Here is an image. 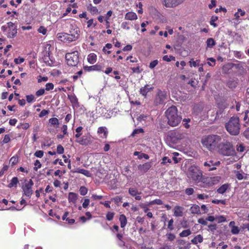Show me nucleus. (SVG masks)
Here are the masks:
<instances>
[{
  "instance_id": "1",
  "label": "nucleus",
  "mask_w": 249,
  "mask_h": 249,
  "mask_svg": "<svg viewBox=\"0 0 249 249\" xmlns=\"http://www.w3.org/2000/svg\"><path fill=\"white\" fill-rule=\"evenodd\" d=\"M80 35L79 28L75 24H71L69 33H59L57 34L58 39L64 43H71L77 40Z\"/></svg>"
},
{
  "instance_id": "2",
  "label": "nucleus",
  "mask_w": 249,
  "mask_h": 249,
  "mask_svg": "<svg viewBox=\"0 0 249 249\" xmlns=\"http://www.w3.org/2000/svg\"><path fill=\"white\" fill-rule=\"evenodd\" d=\"M222 141V136L213 134L204 137L201 140V142L208 150L213 151L217 150Z\"/></svg>"
},
{
  "instance_id": "3",
  "label": "nucleus",
  "mask_w": 249,
  "mask_h": 249,
  "mask_svg": "<svg viewBox=\"0 0 249 249\" xmlns=\"http://www.w3.org/2000/svg\"><path fill=\"white\" fill-rule=\"evenodd\" d=\"M167 119V124L171 126L178 125L182 120V116L178 113L177 107L172 106L165 112Z\"/></svg>"
},
{
  "instance_id": "4",
  "label": "nucleus",
  "mask_w": 249,
  "mask_h": 249,
  "mask_svg": "<svg viewBox=\"0 0 249 249\" xmlns=\"http://www.w3.org/2000/svg\"><path fill=\"white\" fill-rule=\"evenodd\" d=\"M217 150L219 154L224 156H234L235 154L232 143L225 140L221 142Z\"/></svg>"
},
{
  "instance_id": "5",
  "label": "nucleus",
  "mask_w": 249,
  "mask_h": 249,
  "mask_svg": "<svg viewBox=\"0 0 249 249\" xmlns=\"http://www.w3.org/2000/svg\"><path fill=\"white\" fill-rule=\"evenodd\" d=\"M225 127L227 131L231 135L236 136L239 134L240 130V124L239 119L237 117H231Z\"/></svg>"
},
{
  "instance_id": "6",
  "label": "nucleus",
  "mask_w": 249,
  "mask_h": 249,
  "mask_svg": "<svg viewBox=\"0 0 249 249\" xmlns=\"http://www.w3.org/2000/svg\"><path fill=\"white\" fill-rule=\"evenodd\" d=\"M202 172L199 168L195 165L189 167L188 173V178L197 183L200 182L202 177Z\"/></svg>"
},
{
  "instance_id": "7",
  "label": "nucleus",
  "mask_w": 249,
  "mask_h": 249,
  "mask_svg": "<svg viewBox=\"0 0 249 249\" xmlns=\"http://www.w3.org/2000/svg\"><path fill=\"white\" fill-rule=\"evenodd\" d=\"M65 58L69 66H76L79 62V53L77 50L67 53Z\"/></svg>"
},
{
  "instance_id": "8",
  "label": "nucleus",
  "mask_w": 249,
  "mask_h": 249,
  "mask_svg": "<svg viewBox=\"0 0 249 249\" xmlns=\"http://www.w3.org/2000/svg\"><path fill=\"white\" fill-rule=\"evenodd\" d=\"M7 26L3 25L1 27V30L3 32H6V36L9 38H13L15 37L17 34V27L12 22H9Z\"/></svg>"
},
{
  "instance_id": "9",
  "label": "nucleus",
  "mask_w": 249,
  "mask_h": 249,
  "mask_svg": "<svg viewBox=\"0 0 249 249\" xmlns=\"http://www.w3.org/2000/svg\"><path fill=\"white\" fill-rule=\"evenodd\" d=\"M220 161L216 159L207 160L204 163L205 169L208 171H213L216 169V166H219Z\"/></svg>"
},
{
  "instance_id": "10",
  "label": "nucleus",
  "mask_w": 249,
  "mask_h": 249,
  "mask_svg": "<svg viewBox=\"0 0 249 249\" xmlns=\"http://www.w3.org/2000/svg\"><path fill=\"white\" fill-rule=\"evenodd\" d=\"M33 185L34 182L33 180L30 179L28 183H25V184L22 187L23 195L30 198L33 194L32 187Z\"/></svg>"
},
{
  "instance_id": "11",
  "label": "nucleus",
  "mask_w": 249,
  "mask_h": 249,
  "mask_svg": "<svg viewBox=\"0 0 249 249\" xmlns=\"http://www.w3.org/2000/svg\"><path fill=\"white\" fill-rule=\"evenodd\" d=\"M185 0H162V5L166 8H175Z\"/></svg>"
},
{
  "instance_id": "12",
  "label": "nucleus",
  "mask_w": 249,
  "mask_h": 249,
  "mask_svg": "<svg viewBox=\"0 0 249 249\" xmlns=\"http://www.w3.org/2000/svg\"><path fill=\"white\" fill-rule=\"evenodd\" d=\"M214 178L202 177L200 182L201 183V186L204 188L209 187L215 184Z\"/></svg>"
},
{
  "instance_id": "13",
  "label": "nucleus",
  "mask_w": 249,
  "mask_h": 249,
  "mask_svg": "<svg viewBox=\"0 0 249 249\" xmlns=\"http://www.w3.org/2000/svg\"><path fill=\"white\" fill-rule=\"evenodd\" d=\"M167 97L166 91L159 90L156 95L155 101L157 104H162L167 99Z\"/></svg>"
},
{
  "instance_id": "14",
  "label": "nucleus",
  "mask_w": 249,
  "mask_h": 249,
  "mask_svg": "<svg viewBox=\"0 0 249 249\" xmlns=\"http://www.w3.org/2000/svg\"><path fill=\"white\" fill-rule=\"evenodd\" d=\"M84 70L86 71H103V67L101 65L96 64L95 65L91 66H84Z\"/></svg>"
},
{
  "instance_id": "15",
  "label": "nucleus",
  "mask_w": 249,
  "mask_h": 249,
  "mask_svg": "<svg viewBox=\"0 0 249 249\" xmlns=\"http://www.w3.org/2000/svg\"><path fill=\"white\" fill-rule=\"evenodd\" d=\"M170 137L176 140H181L185 137V134L178 130H175L170 133Z\"/></svg>"
},
{
  "instance_id": "16",
  "label": "nucleus",
  "mask_w": 249,
  "mask_h": 249,
  "mask_svg": "<svg viewBox=\"0 0 249 249\" xmlns=\"http://www.w3.org/2000/svg\"><path fill=\"white\" fill-rule=\"evenodd\" d=\"M129 194L132 196H135V199L140 200L142 199V197L139 196L141 194V192H139L137 189L135 188H130L128 190Z\"/></svg>"
},
{
  "instance_id": "17",
  "label": "nucleus",
  "mask_w": 249,
  "mask_h": 249,
  "mask_svg": "<svg viewBox=\"0 0 249 249\" xmlns=\"http://www.w3.org/2000/svg\"><path fill=\"white\" fill-rule=\"evenodd\" d=\"M97 133L100 135V138L106 139L108 135L107 128L105 126H101L98 128Z\"/></svg>"
},
{
  "instance_id": "18",
  "label": "nucleus",
  "mask_w": 249,
  "mask_h": 249,
  "mask_svg": "<svg viewBox=\"0 0 249 249\" xmlns=\"http://www.w3.org/2000/svg\"><path fill=\"white\" fill-rule=\"evenodd\" d=\"M174 210V215L175 216L181 217L183 215V207L177 205L175 206Z\"/></svg>"
},
{
  "instance_id": "19",
  "label": "nucleus",
  "mask_w": 249,
  "mask_h": 249,
  "mask_svg": "<svg viewBox=\"0 0 249 249\" xmlns=\"http://www.w3.org/2000/svg\"><path fill=\"white\" fill-rule=\"evenodd\" d=\"M151 167L150 162H145L142 164H140L138 166V169L143 173H146Z\"/></svg>"
},
{
  "instance_id": "20",
  "label": "nucleus",
  "mask_w": 249,
  "mask_h": 249,
  "mask_svg": "<svg viewBox=\"0 0 249 249\" xmlns=\"http://www.w3.org/2000/svg\"><path fill=\"white\" fill-rule=\"evenodd\" d=\"M153 89V87H150L149 85L146 84L143 87L140 89V93L145 97L147 93Z\"/></svg>"
},
{
  "instance_id": "21",
  "label": "nucleus",
  "mask_w": 249,
  "mask_h": 249,
  "mask_svg": "<svg viewBox=\"0 0 249 249\" xmlns=\"http://www.w3.org/2000/svg\"><path fill=\"white\" fill-rule=\"evenodd\" d=\"M138 18L136 14L133 12H129L125 15L124 18L126 20H136Z\"/></svg>"
},
{
  "instance_id": "22",
  "label": "nucleus",
  "mask_w": 249,
  "mask_h": 249,
  "mask_svg": "<svg viewBox=\"0 0 249 249\" xmlns=\"http://www.w3.org/2000/svg\"><path fill=\"white\" fill-rule=\"evenodd\" d=\"M88 62L91 64H94L97 61V55L94 53H89L87 57Z\"/></svg>"
},
{
  "instance_id": "23",
  "label": "nucleus",
  "mask_w": 249,
  "mask_h": 249,
  "mask_svg": "<svg viewBox=\"0 0 249 249\" xmlns=\"http://www.w3.org/2000/svg\"><path fill=\"white\" fill-rule=\"evenodd\" d=\"M190 211L191 213L193 214H200L201 213L200 212V207L198 205L196 204H194L193 205L190 209Z\"/></svg>"
},
{
  "instance_id": "24",
  "label": "nucleus",
  "mask_w": 249,
  "mask_h": 249,
  "mask_svg": "<svg viewBox=\"0 0 249 249\" xmlns=\"http://www.w3.org/2000/svg\"><path fill=\"white\" fill-rule=\"evenodd\" d=\"M203 241V236L201 234H198L193 239L191 240V243L194 245H196L198 243H202Z\"/></svg>"
},
{
  "instance_id": "25",
  "label": "nucleus",
  "mask_w": 249,
  "mask_h": 249,
  "mask_svg": "<svg viewBox=\"0 0 249 249\" xmlns=\"http://www.w3.org/2000/svg\"><path fill=\"white\" fill-rule=\"evenodd\" d=\"M69 213L68 212H65L62 217V219L63 220L66 221L67 223L70 225L73 224L75 222V220L74 219H70L69 218H68L67 216L69 215Z\"/></svg>"
},
{
  "instance_id": "26",
  "label": "nucleus",
  "mask_w": 249,
  "mask_h": 249,
  "mask_svg": "<svg viewBox=\"0 0 249 249\" xmlns=\"http://www.w3.org/2000/svg\"><path fill=\"white\" fill-rule=\"evenodd\" d=\"M232 69V63H228L224 65L222 69L223 73L227 74L229 71Z\"/></svg>"
},
{
  "instance_id": "27",
  "label": "nucleus",
  "mask_w": 249,
  "mask_h": 249,
  "mask_svg": "<svg viewBox=\"0 0 249 249\" xmlns=\"http://www.w3.org/2000/svg\"><path fill=\"white\" fill-rule=\"evenodd\" d=\"M74 172L82 174L87 177H90L91 176V174L90 172L84 169L77 168Z\"/></svg>"
},
{
  "instance_id": "28",
  "label": "nucleus",
  "mask_w": 249,
  "mask_h": 249,
  "mask_svg": "<svg viewBox=\"0 0 249 249\" xmlns=\"http://www.w3.org/2000/svg\"><path fill=\"white\" fill-rule=\"evenodd\" d=\"M49 123L51 125L53 126L55 128H57L59 124V120L55 117L50 118L49 120Z\"/></svg>"
},
{
  "instance_id": "29",
  "label": "nucleus",
  "mask_w": 249,
  "mask_h": 249,
  "mask_svg": "<svg viewBox=\"0 0 249 249\" xmlns=\"http://www.w3.org/2000/svg\"><path fill=\"white\" fill-rule=\"evenodd\" d=\"M19 181L17 177H14L12 178L11 182L8 184L7 187L8 188H12L13 187H17Z\"/></svg>"
},
{
  "instance_id": "30",
  "label": "nucleus",
  "mask_w": 249,
  "mask_h": 249,
  "mask_svg": "<svg viewBox=\"0 0 249 249\" xmlns=\"http://www.w3.org/2000/svg\"><path fill=\"white\" fill-rule=\"evenodd\" d=\"M77 199V195L76 194L70 192L69 194L68 199L70 202H72L73 203H75L76 200Z\"/></svg>"
},
{
  "instance_id": "31",
  "label": "nucleus",
  "mask_w": 249,
  "mask_h": 249,
  "mask_svg": "<svg viewBox=\"0 0 249 249\" xmlns=\"http://www.w3.org/2000/svg\"><path fill=\"white\" fill-rule=\"evenodd\" d=\"M119 221L120 222L121 227L124 228L127 224V219L125 215L122 214L120 215Z\"/></svg>"
},
{
  "instance_id": "32",
  "label": "nucleus",
  "mask_w": 249,
  "mask_h": 249,
  "mask_svg": "<svg viewBox=\"0 0 249 249\" xmlns=\"http://www.w3.org/2000/svg\"><path fill=\"white\" fill-rule=\"evenodd\" d=\"M49 55V53H48V55H44L43 57V59L44 62L46 63V65L52 66H53V60L50 59Z\"/></svg>"
},
{
  "instance_id": "33",
  "label": "nucleus",
  "mask_w": 249,
  "mask_h": 249,
  "mask_svg": "<svg viewBox=\"0 0 249 249\" xmlns=\"http://www.w3.org/2000/svg\"><path fill=\"white\" fill-rule=\"evenodd\" d=\"M228 188H229L228 184H223L217 190V192L219 194H223L226 192V191L227 190Z\"/></svg>"
},
{
  "instance_id": "34",
  "label": "nucleus",
  "mask_w": 249,
  "mask_h": 249,
  "mask_svg": "<svg viewBox=\"0 0 249 249\" xmlns=\"http://www.w3.org/2000/svg\"><path fill=\"white\" fill-rule=\"evenodd\" d=\"M70 101L73 107H79V104L78 101V99L75 96H72L71 98H70Z\"/></svg>"
},
{
  "instance_id": "35",
  "label": "nucleus",
  "mask_w": 249,
  "mask_h": 249,
  "mask_svg": "<svg viewBox=\"0 0 249 249\" xmlns=\"http://www.w3.org/2000/svg\"><path fill=\"white\" fill-rule=\"evenodd\" d=\"M207 48H212L215 45V42L213 38H208L206 41Z\"/></svg>"
},
{
  "instance_id": "36",
  "label": "nucleus",
  "mask_w": 249,
  "mask_h": 249,
  "mask_svg": "<svg viewBox=\"0 0 249 249\" xmlns=\"http://www.w3.org/2000/svg\"><path fill=\"white\" fill-rule=\"evenodd\" d=\"M234 173L235 174V176H236V178L238 179V180H242L243 179H247V177L246 176H244V174H242V173H240L239 171H234Z\"/></svg>"
},
{
  "instance_id": "37",
  "label": "nucleus",
  "mask_w": 249,
  "mask_h": 249,
  "mask_svg": "<svg viewBox=\"0 0 249 249\" xmlns=\"http://www.w3.org/2000/svg\"><path fill=\"white\" fill-rule=\"evenodd\" d=\"M123 197L121 196H116L111 198V200L114 201L115 203L117 205L119 206L120 203L122 202Z\"/></svg>"
},
{
  "instance_id": "38",
  "label": "nucleus",
  "mask_w": 249,
  "mask_h": 249,
  "mask_svg": "<svg viewBox=\"0 0 249 249\" xmlns=\"http://www.w3.org/2000/svg\"><path fill=\"white\" fill-rule=\"evenodd\" d=\"M232 68H235L236 69L239 70L241 72L244 71V68L240 63L237 64L232 63Z\"/></svg>"
},
{
  "instance_id": "39",
  "label": "nucleus",
  "mask_w": 249,
  "mask_h": 249,
  "mask_svg": "<svg viewBox=\"0 0 249 249\" xmlns=\"http://www.w3.org/2000/svg\"><path fill=\"white\" fill-rule=\"evenodd\" d=\"M88 9L90 10V13L92 15H95L98 13V10L97 7L92 6L91 4H90L88 7Z\"/></svg>"
},
{
  "instance_id": "40",
  "label": "nucleus",
  "mask_w": 249,
  "mask_h": 249,
  "mask_svg": "<svg viewBox=\"0 0 249 249\" xmlns=\"http://www.w3.org/2000/svg\"><path fill=\"white\" fill-rule=\"evenodd\" d=\"M167 240L169 241L172 242L176 238V235L171 232L167 233L166 234Z\"/></svg>"
},
{
  "instance_id": "41",
  "label": "nucleus",
  "mask_w": 249,
  "mask_h": 249,
  "mask_svg": "<svg viewBox=\"0 0 249 249\" xmlns=\"http://www.w3.org/2000/svg\"><path fill=\"white\" fill-rule=\"evenodd\" d=\"M200 62V60L199 59H197L196 61H194L193 59H191V60L189 61L190 66L191 67L193 66L194 67L198 66L199 65Z\"/></svg>"
},
{
  "instance_id": "42",
  "label": "nucleus",
  "mask_w": 249,
  "mask_h": 249,
  "mask_svg": "<svg viewBox=\"0 0 249 249\" xmlns=\"http://www.w3.org/2000/svg\"><path fill=\"white\" fill-rule=\"evenodd\" d=\"M191 234V231L190 230H183L181 232L179 233V236L180 237H187L189 235H190Z\"/></svg>"
},
{
  "instance_id": "43",
  "label": "nucleus",
  "mask_w": 249,
  "mask_h": 249,
  "mask_svg": "<svg viewBox=\"0 0 249 249\" xmlns=\"http://www.w3.org/2000/svg\"><path fill=\"white\" fill-rule=\"evenodd\" d=\"M26 101L28 103H31L35 101V98L34 95L30 94L26 96Z\"/></svg>"
},
{
  "instance_id": "44",
  "label": "nucleus",
  "mask_w": 249,
  "mask_h": 249,
  "mask_svg": "<svg viewBox=\"0 0 249 249\" xmlns=\"http://www.w3.org/2000/svg\"><path fill=\"white\" fill-rule=\"evenodd\" d=\"M35 167H34V170L35 171H37L38 169L41 167V163L40 161L38 160H36L34 163Z\"/></svg>"
},
{
  "instance_id": "45",
  "label": "nucleus",
  "mask_w": 249,
  "mask_h": 249,
  "mask_svg": "<svg viewBox=\"0 0 249 249\" xmlns=\"http://www.w3.org/2000/svg\"><path fill=\"white\" fill-rule=\"evenodd\" d=\"M83 129V127L82 126H78L77 128H76V129H75V131L76 132V134H75V137L78 138L79 137H80L82 133L81 132L82 130Z\"/></svg>"
},
{
  "instance_id": "46",
  "label": "nucleus",
  "mask_w": 249,
  "mask_h": 249,
  "mask_svg": "<svg viewBox=\"0 0 249 249\" xmlns=\"http://www.w3.org/2000/svg\"><path fill=\"white\" fill-rule=\"evenodd\" d=\"M88 190L85 186H81L79 189V192L81 195L85 196L88 193Z\"/></svg>"
},
{
  "instance_id": "47",
  "label": "nucleus",
  "mask_w": 249,
  "mask_h": 249,
  "mask_svg": "<svg viewBox=\"0 0 249 249\" xmlns=\"http://www.w3.org/2000/svg\"><path fill=\"white\" fill-rule=\"evenodd\" d=\"M130 23L127 21H124L121 24V27L124 29H126L127 30L130 29L129 25Z\"/></svg>"
},
{
  "instance_id": "48",
  "label": "nucleus",
  "mask_w": 249,
  "mask_h": 249,
  "mask_svg": "<svg viewBox=\"0 0 249 249\" xmlns=\"http://www.w3.org/2000/svg\"><path fill=\"white\" fill-rule=\"evenodd\" d=\"M231 231L232 234H237L240 232V229L237 226H233V227L231 228Z\"/></svg>"
},
{
  "instance_id": "49",
  "label": "nucleus",
  "mask_w": 249,
  "mask_h": 249,
  "mask_svg": "<svg viewBox=\"0 0 249 249\" xmlns=\"http://www.w3.org/2000/svg\"><path fill=\"white\" fill-rule=\"evenodd\" d=\"M162 204L163 201L160 199H156L154 200L149 202V204L151 205L154 204L161 205Z\"/></svg>"
},
{
  "instance_id": "50",
  "label": "nucleus",
  "mask_w": 249,
  "mask_h": 249,
  "mask_svg": "<svg viewBox=\"0 0 249 249\" xmlns=\"http://www.w3.org/2000/svg\"><path fill=\"white\" fill-rule=\"evenodd\" d=\"M144 131L142 128L135 129L133 130V132L132 133L131 136L134 137L137 134L142 133Z\"/></svg>"
},
{
  "instance_id": "51",
  "label": "nucleus",
  "mask_w": 249,
  "mask_h": 249,
  "mask_svg": "<svg viewBox=\"0 0 249 249\" xmlns=\"http://www.w3.org/2000/svg\"><path fill=\"white\" fill-rule=\"evenodd\" d=\"M245 147L243 143H240L236 145V150L239 152H243L244 151Z\"/></svg>"
},
{
  "instance_id": "52",
  "label": "nucleus",
  "mask_w": 249,
  "mask_h": 249,
  "mask_svg": "<svg viewBox=\"0 0 249 249\" xmlns=\"http://www.w3.org/2000/svg\"><path fill=\"white\" fill-rule=\"evenodd\" d=\"M77 142L79 143L81 145H88L89 143V141L87 139H83L82 138L80 140H77L76 141Z\"/></svg>"
},
{
  "instance_id": "53",
  "label": "nucleus",
  "mask_w": 249,
  "mask_h": 249,
  "mask_svg": "<svg viewBox=\"0 0 249 249\" xmlns=\"http://www.w3.org/2000/svg\"><path fill=\"white\" fill-rule=\"evenodd\" d=\"M162 59L164 61L167 62H170L171 60H175V57L172 55H170L169 57H168V55H164L162 57Z\"/></svg>"
},
{
  "instance_id": "54",
  "label": "nucleus",
  "mask_w": 249,
  "mask_h": 249,
  "mask_svg": "<svg viewBox=\"0 0 249 249\" xmlns=\"http://www.w3.org/2000/svg\"><path fill=\"white\" fill-rule=\"evenodd\" d=\"M158 63L159 61L158 60H154L150 63L149 67L151 69H153L158 64Z\"/></svg>"
},
{
  "instance_id": "55",
  "label": "nucleus",
  "mask_w": 249,
  "mask_h": 249,
  "mask_svg": "<svg viewBox=\"0 0 249 249\" xmlns=\"http://www.w3.org/2000/svg\"><path fill=\"white\" fill-rule=\"evenodd\" d=\"M43 155L44 151L42 150H37L34 153V156L39 158H41Z\"/></svg>"
},
{
  "instance_id": "56",
  "label": "nucleus",
  "mask_w": 249,
  "mask_h": 249,
  "mask_svg": "<svg viewBox=\"0 0 249 249\" xmlns=\"http://www.w3.org/2000/svg\"><path fill=\"white\" fill-rule=\"evenodd\" d=\"M174 220L173 219H171L168 223L167 228L170 231H173L174 229V227L173 226Z\"/></svg>"
},
{
  "instance_id": "57",
  "label": "nucleus",
  "mask_w": 249,
  "mask_h": 249,
  "mask_svg": "<svg viewBox=\"0 0 249 249\" xmlns=\"http://www.w3.org/2000/svg\"><path fill=\"white\" fill-rule=\"evenodd\" d=\"M114 216V213L108 212L106 215V218L108 221H111L113 219Z\"/></svg>"
},
{
  "instance_id": "58",
  "label": "nucleus",
  "mask_w": 249,
  "mask_h": 249,
  "mask_svg": "<svg viewBox=\"0 0 249 249\" xmlns=\"http://www.w3.org/2000/svg\"><path fill=\"white\" fill-rule=\"evenodd\" d=\"M83 73V71L82 70L78 71L75 75H73L72 76V79L73 80V81H76V80H77V79L79 78V77H80L82 74Z\"/></svg>"
},
{
  "instance_id": "59",
  "label": "nucleus",
  "mask_w": 249,
  "mask_h": 249,
  "mask_svg": "<svg viewBox=\"0 0 249 249\" xmlns=\"http://www.w3.org/2000/svg\"><path fill=\"white\" fill-rule=\"evenodd\" d=\"M149 202L148 204H144L142 203L140 204V207L144 210V212L146 213L148 210L149 209L147 208L148 206H150Z\"/></svg>"
},
{
  "instance_id": "60",
  "label": "nucleus",
  "mask_w": 249,
  "mask_h": 249,
  "mask_svg": "<svg viewBox=\"0 0 249 249\" xmlns=\"http://www.w3.org/2000/svg\"><path fill=\"white\" fill-rule=\"evenodd\" d=\"M117 237L120 241L119 245L121 246H124V242L123 241V235L121 233H118L117 234Z\"/></svg>"
},
{
  "instance_id": "61",
  "label": "nucleus",
  "mask_w": 249,
  "mask_h": 249,
  "mask_svg": "<svg viewBox=\"0 0 249 249\" xmlns=\"http://www.w3.org/2000/svg\"><path fill=\"white\" fill-rule=\"evenodd\" d=\"M45 90L47 91H49L50 90L53 89L54 88V85L52 83H48L46 84L45 86Z\"/></svg>"
},
{
  "instance_id": "62",
  "label": "nucleus",
  "mask_w": 249,
  "mask_h": 249,
  "mask_svg": "<svg viewBox=\"0 0 249 249\" xmlns=\"http://www.w3.org/2000/svg\"><path fill=\"white\" fill-rule=\"evenodd\" d=\"M45 93V89H40L36 92V95L37 97L41 96Z\"/></svg>"
},
{
  "instance_id": "63",
  "label": "nucleus",
  "mask_w": 249,
  "mask_h": 249,
  "mask_svg": "<svg viewBox=\"0 0 249 249\" xmlns=\"http://www.w3.org/2000/svg\"><path fill=\"white\" fill-rule=\"evenodd\" d=\"M215 220L218 221V223L224 222L226 221V217L223 215H220L215 217Z\"/></svg>"
},
{
  "instance_id": "64",
  "label": "nucleus",
  "mask_w": 249,
  "mask_h": 249,
  "mask_svg": "<svg viewBox=\"0 0 249 249\" xmlns=\"http://www.w3.org/2000/svg\"><path fill=\"white\" fill-rule=\"evenodd\" d=\"M37 31L39 33L42 34L43 35H45L47 33V29L44 27L41 26L39 27Z\"/></svg>"
}]
</instances>
